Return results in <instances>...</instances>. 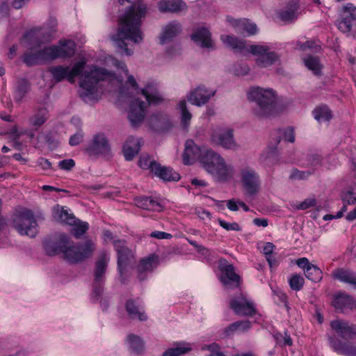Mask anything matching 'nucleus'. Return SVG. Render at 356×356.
Listing matches in <instances>:
<instances>
[{"label": "nucleus", "mask_w": 356, "mask_h": 356, "mask_svg": "<svg viewBox=\"0 0 356 356\" xmlns=\"http://www.w3.org/2000/svg\"><path fill=\"white\" fill-rule=\"evenodd\" d=\"M150 128L155 131L163 132L172 127V123L168 115L162 113L152 115L149 119Z\"/></svg>", "instance_id": "22"}, {"label": "nucleus", "mask_w": 356, "mask_h": 356, "mask_svg": "<svg viewBox=\"0 0 356 356\" xmlns=\"http://www.w3.org/2000/svg\"><path fill=\"white\" fill-rule=\"evenodd\" d=\"M57 46L58 58H68L72 56L76 51V44L71 40H61Z\"/></svg>", "instance_id": "33"}, {"label": "nucleus", "mask_w": 356, "mask_h": 356, "mask_svg": "<svg viewBox=\"0 0 356 356\" xmlns=\"http://www.w3.org/2000/svg\"><path fill=\"white\" fill-rule=\"evenodd\" d=\"M14 228L22 236L34 238L37 235L38 222L32 211L24 209L18 213L13 220Z\"/></svg>", "instance_id": "8"}, {"label": "nucleus", "mask_w": 356, "mask_h": 356, "mask_svg": "<svg viewBox=\"0 0 356 356\" xmlns=\"http://www.w3.org/2000/svg\"><path fill=\"white\" fill-rule=\"evenodd\" d=\"M195 214L202 220H211V213L201 207H198L195 209Z\"/></svg>", "instance_id": "57"}, {"label": "nucleus", "mask_w": 356, "mask_h": 356, "mask_svg": "<svg viewBox=\"0 0 356 356\" xmlns=\"http://www.w3.org/2000/svg\"><path fill=\"white\" fill-rule=\"evenodd\" d=\"M188 241L191 245H193L196 249V250L198 252L202 254H207L209 252L207 248H205L203 245L197 244L196 241L190 239H188Z\"/></svg>", "instance_id": "64"}, {"label": "nucleus", "mask_w": 356, "mask_h": 356, "mask_svg": "<svg viewBox=\"0 0 356 356\" xmlns=\"http://www.w3.org/2000/svg\"><path fill=\"white\" fill-rule=\"evenodd\" d=\"M48 119V111L47 108H40L34 115L29 120V123L34 130H37L42 126Z\"/></svg>", "instance_id": "37"}, {"label": "nucleus", "mask_w": 356, "mask_h": 356, "mask_svg": "<svg viewBox=\"0 0 356 356\" xmlns=\"http://www.w3.org/2000/svg\"><path fill=\"white\" fill-rule=\"evenodd\" d=\"M213 151L207 147H200L195 144L193 140H188L185 143V149L183 153V161L186 165L193 164L199 161L202 164V159L207 152Z\"/></svg>", "instance_id": "14"}, {"label": "nucleus", "mask_w": 356, "mask_h": 356, "mask_svg": "<svg viewBox=\"0 0 356 356\" xmlns=\"http://www.w3.org/2000/svg\"><path fill=\"white\" fill-rule=\"evenodd\" d=\"M114 249L118 257V269L120 275V282L124 283V274L127 268L134 262V253L129 248L124 240H116L113 241Z\"/></svg>", "instance_id": "10"}, {"label": "nucleus", "mask_w": 356, "mask_h": 356, "mask_svg": "<svg viewBox=\"0 0 356 356\" xmlns=\"http://www.w3.org/2000/svg\"><path fill=\"white\" fill-rule=\"evenodd\" d=\"M57 52V46H47L36 52L25 53L23 61L27 66L41 65L58 58Z\"/></svg>", "instance_id": "11"}, {"label": "nucleus", "mask_w": 356, "mask_h": 356, "mask_svg": "<svg viewBox=\"0 0 356 356\" xmlns=\"http://www.w3.org/2000/svg\"><path fill=\"white\" fill-rule=\"evenodd\" d=\"M135 204L141 209L160 212L163 210L161 202L155 200L151 197H140L135 200Z\"/></svg>", "instance_id": "32"}, {"label": "nucleus", "mask_w": 356, "mask_h": 356, "mask_svg": "<svg viewBox=\"0 0 356 356\" xmlns=\"http://www.w3.org/2000/svg\"><path fill=\"white\" fill-rule=\"evenodd\" d=\"M178 107L181 114V122L183 126L185 129H187L191 120V113L186 108V102L185 100L180 101L178 104Z\"/></svg>", "instance_id": "47"}, {"label": "nucleus", "mask_w": 356, "mask_h": 356, "mask_svg": "<svg viewBox=\"0 0 356 356\" xmlns=\"http://www.w3.org/2000/svg\"><path fill=\"white\" fill-rule=\"evenodd\" d=\"M305 283L304 277L298 274H294L289 279V284L291 289L293 291H300Z\"/></svg>", "instance_id": "50"}, {"label": "nucleus", "mask_w": 356, "mask_h": 356, "mask_svg": "<svg viewBox=\"0 0 356 356\" xmlns=\"http://www.w3.org/2000/svg\"><path fill=\"white\" fill-rule=\"evenodd\" d=\"M229 306L237 315L252 316L256 312L254 303L243 294L232 298Z\"/></svg>", "instance_id": "16"}, {"label": "nucleus", "mask_w": 356, "mask_h": 356, "mask_svg": "<svg viewBox=\"0 0 356 356\" xmlns=\"http://www.w3.org/2000/svg\"><path fill=\"white\" fill-rule=\"evenodd\" d=\"M304 63L314 74L319 75L321 74L322 65L317 57L309 56L304 58Z\"/></svg>", "instance_id": "43"}, {"label": "nucleus", "mask_w": 356, "mask_h": 356, "mask_svg": "<svg viewBox=\"0 0 356 356\" xmlns=\"http://www.w3.org/2000/svg\"><path fill=\"white\" fill-rule=\"evenodd\" d=\"M275 248V245L273 243L267 242L264 244L263 247L262 252L266 257L272 254Z\"/></svg>", "instance_id": "62"}, {"label": "nucleus", "mask_w": 356, "mask_h": 356, "mask_svg": "<svg viewBox=\"0 0 356 356\" xmlns=\"http://www.w3.org/2000/svg\"><path fill=\"white\" fill-rule=\"evenodd\" d=\"M191 350V348L184 343H177L175 347L167 349L162 356H181Z\"/></svg>", "instance_id": "41"}, {"label": "nucleus", "mask_w": 356, "mask_h": 356, "mask_svg": "<svg viewBox=\"0 0 356 356\" xmlns=\"http://www.w3.org/2000/svg\"><path fill=\"white\" fill-rule=\"evenodd\" d=\"M226 19L235 29V31L238 34L246 33L248 35H252L257 33L256 24L248 19H234L230 16H227Z\"/></svg>", "instance_id": "20"}, {"label": "nucleus", "mask_w": 356, "mask_h": 356, "mask_svg": "<svg viewBox=\"0 0 356 356\" xmlns=\"http://www.w3.org/2000/svg\"><path fill=\"white\" fill-rule=\"evenodd\" d=\"M316 200L314 198H307L305 199L303 202L296 206L298 209L305 210L310 207L315 206Z\"/></svg>", "instance_id": "56"}, {"label": "nucleus", "mask_w": 356, "mask_h": 356, "mask_svg": "<svg viewBox=\"0 0 356 356\" xmlns=\"http://www.w3.org/2000/svg\"><path fill=\"white\" fill-rule=\"evenodd\" d=\"M213 144L220 145L225 149H234L237 145L234 139L233 131L230 129L217 127L211 134Z\"/></svg>", "instance_id": "13"}, {"label": "nucleus", "mask_w": 356, "mask_h": 356, "mask_svg": "<svg viewBox=\"0 0 356 356\" xmlns=\"http://www.w3.org/2000/svg\"><path fill=\"white\" fill-rule=\"evenodd\" d=\"M86 151L91 155H108L111 147L106 136L103 134H98L88 143Z\"/></svg>", "instance_id": "18"}, {"label": "nucleus", "mask_w": 356, "mask_h": 356, "mask_svg": "<svg viewBox=\"0 0 356 356\" xmlns=\"http://www.w3.org/2000/svg\"><path fill=\"white\" fill-rule=\"evenodd\" d=\"M29 83L26 79L19 80L15 90V100L17 102H20L29 90Z\"/></svg>", "instance_id": "42"}, {"label": "nucleus", "mask_w": 356, "mask_h": 356, "mask_svg": "<svg viewBox=\"0 0 356 356\" xmlns=\"http://www.w3.org/2000/svg\"><path fill=\"white\" fill-rule=\"evenodd\" d=\"M49 72L56 82L67 79L70 83H74V78L79 76V95L86 103L99 99L105 83L114 85L122 82L113 73L103 67L90 65L86 68L84 59L76 62L72 68L58 65L50 67Z\"/></svg>", "instance_id": "1"}, {"label": "nucleus", "mask_w": 356, "mask_h": 356, "mask_svg": "<svg viewBox=\"0 0 356 356\" xmlns=\"http://www.w3.org/2000/svg\"><path fill=\"white\" fill-rule=\"evenodd\" d=\"M280 138H282L284 140L290 143H293L295 140L294 130L292 127H287L285 129H280L278 131Z\"/></svg>", "instance_id": "52"}, {"label": "nucleus", "mask_w": 356, "mask_h": 356, "mask_svg": "<svg viewBox=\"0 0 356 356\" xmlns=\"http://www.w3.org/2000/svg\"><path fill=\"white\" fill-rule=\"evenodd\" d=\"M222 42L235 52L245 54L251 53L256 56V64L260 67H268L280 60V55L266 44L246 45L245 41L232 35H221Z\"/></svg>", "instance_id": "4"}, {"label": "nucleus", "mask_w": 356, "mask_h": 356, "mask_svg": "<svg viewBox=\"0 0 356 356\" xmlns=\"http://www.w3.org/2000/svg\"><path fill=\"white\" fill-rule=\"evenodd\" d=\"M356 20L350 17L344 15L338 21L337 27L340 31L346 33L350 32L353 26V22Z\"/></svg>", "instance_id": "49"}, {"label": "nucleus", "mask_w": 356, "mask_h": 356, "mask_svg": "<svg viewBox=\"0 0 356 356\" xmlns=\"http://www.w3.org/2000/svg\"><path fill=\"white\" fill-rule=\"evenodd\" d=\"M343 10L346 16L356 19V6H355L353 3H348L345 4L343 7Z\"/></svg>", "instance_id": "55"}, {"label": "nucleus", "mask_w": 356, "mask_h": 356, "mask_svg": "<svg viewBox=\"0 0 356 356\" xmlns=\"http://www.w3.org/2000/svg\"><path fill=\"white\" fill-rule=\"evenodd\" d=\"M216 91L209 90L203 86L197 87L187 95L188 101L195 106H202L215 95Z\"/></svg>", "instance_id": "19"}, {"label": "nucleus", "mask_w": 356, "mask_h": 356, "mask_svg": "<svg viewBox=\"0 0 356 356\" xmlns=\"http://www.w3.org/2000/svg\"><path fill=\"white\" fill-rule=\"evenodd\" d=\"M159 9L162 13H179L187 9L182 0H162L159 2Z\"/></svg>", "instance_id": "27"}, {"label": "nucleus", "mask_w": 356, "mask_h": 356, "mask_svg": "<svg viewBox=\"0 0 356 356\" xmlns=\"http://www.w3.org/2000/svg\"><path fill=\"white\" fill-rule=\"evenodd\" d=\"M27 37L33 40L30 44L33 46L40 47L42 43L49 42L51 40L50 35H44L41 30L31 31L27 33Z\"/></svg>", "instance_id": "38"}, {"label": "nucleus", "mask_w": 356, "mask_h": 356, "mask_svg": "<svg viewBox=\"0 0 356 356\" xmlns=\"http://www.w3.org/2000/svg\"><path fill=\"white\" fill-rule=\"evenodd\" d=\"M313 115L316 120L322 123L329 122L332 118V113L327 105L322 104L314 108Z\"/></svg>", "instance_id": "36"}, {"label": "nucleus", "mask_w": 356, "mask_h": 356, "mask_svg": "<svg viewBox=\"0 0 356 356\" xmlns=\"http://www.w3.org/2000/svg\"><path fill=\"white\" fill-rule=\"evenodd\" d=\"M181 27L177 21H172L165 26L160 36V42L164 44L181 33Z\"/></svg>", "instance_id": "26"}, {"label": "nucleus", "mask_w": 356, "mask_h": 356, "mask_svg": "<svg viewBox=\"0 0 356 356\" xmlns=\"http://www.w3.org/2000/svg\"><path fill=\"white\" fill-rule=\"evenodd\" d=\"M159 265V258L155 254H151L142 259L138 266V278L140 280H145L147 274L152 273Z\"/></svg>", "instance_id": "21"}, {"label": "nucleus", "mask_w": 356, "mask_h": 356, "mask_svg": "<svg viewBox=\"0 0 356 356\" xmlns=\"http://www.w3.org/2000/svg\"><path fill=\"white\" fill-rule=\"evenodd\" d=\"M138 164L141 168L145 170H149L150 172L154 173L159 163L152 159L149 156L143 155L140 157Z\"/></svg>", "instance_id": "46"}, {"label": "nucleus", "mask_w": 356, "mask_h": 356, "mask_svg": "<svg viewBox=\"0 0 356 356\" xmlns=\"http://www.w3.org/2000/svg\"><path fill=\"white\" fill-rule=\"evenodd\" d=\"M241 184L247 195L252 196L257 194L261 188V180L256 170L249 166L240 170Z\"/></svg>", "instance_id": "12"}, {"label": "nucleus", "mask_w": 356, "mask_h": 356, "mask_svg": "<svg viewBox=\"0 0 356 356\" xmlns=\"http://www.w3.org/2000/svg\"><path fill=\"white\" fill-rule=\"evenodd\" d=\"M71 225L74 226L72 228V234L77 238H80L88 229L89 227L88 222H82L76 218L74 223L72 224Z\"/></svg>", "instance_id": "48"}, {"label": "nucleus", "mask_w": 356, "mask_h": 356, "mask_svg": "<svg viewBox=\"0 0 356 356\" xmlns=\"http://www.w3.org/2000/svg\"><path fill=\"white\" fill-rule=\"evenodd\" d=\"M191 39L202 47H213V44L211 38V33L204 27L196 29L191 35Z\"/></svg>", "instance_id": "25"}, {"label": "nucleus", "mask_w": 356, "mask_h": 356, "mask_svg": "<svg viewBox=\"0 0 356 356\" xmlns=\"http://www.w3.org/2000/svg\"><path fill=\"white\" fill-rule=\"evenodd\" d=\"M69 237L62 234L59 241L56 243L47 241L44 244L46 252L49 255L63 253V257L68 262L76 264L90 257L95 250V244L91 241L76 245H68Z\"/></svg>", "instance_id": "3"}, {"label": "nucleus", "mask_w": 356, "mask_h": 356, "mask_svg": "<svg viewBox=\"0 0 356 356\" xmlns=\"http://www.w3.org/2000/svg\"><path fill=\"white\" fill-rule=\"evenodd\" d=\"M154 174L165 181H178L180 179L177 172L173 171L170 168L162 166L160 163L158 164Z\"/></svg>", "instance_id": "35"}, {"label": "nucleus", "mask_w": 356, "mask_h": 356, "mask_svg": "<svg viewBox=\"0 0 356 356\" xmlns=\"http://www.w3.org/2000/svg\"><path fill=\"white\" fill-rule=\"evenodd\" d=\"M202 165L213 178L220 182H227L234 175L232 164L227 163L217 152L209 151L202 159Z\"/></svg>", "instance_id": "7"}, {"label": "nucleus", "mask_w": 356, "mask_h": 356, "mask_svg": "<svg viewBox=\"0 0 356 356\" xmlns=\"http://www.w3.org/2000/svg\"><path fill=\"white\" fill-rule=\"evenodd\" d=\"M248 99L255 103L253 113L255 116L263 118L273 115L276 108V94L270 88L260 87L252 88L248 94Z\"/></svg>", "instance_id": "6"}, {"label": "nucleus", "mask_w": 356, "mask_h": 356, "mask_svg": "<svg viewBox=\"0 0 356 356\" xmlns=\"http://www.w3.org/2000/svg\"><path fill=\"white\" fill-rule=\"evenodd\" d=\"M218 222L219 225L227 231H241V228L237 222H228L222 219L218 218Z\"/></svg>", "instance_id": "53"}, {"label": "nucleus", "mask_w": 356, "mask_h": 356, "mask_svg": "<svg viewBox=\"0 0 356 356\" xmlns=\"http://www.w3.org/2000/svg\"><path fill=\"white\" fill-rule=\"evenodd\" d=\"M150 236L159 239H168L172 238V235L169 233L156 231L150 234Z\"/></svg>", "instance_id": "60"}, {"label": "nucleus", "mask_w": 356, "mask_h": 356, "mask_svg": "<svg viewBox=\"0 0 356 356\" xmlns=\"http://www.w3.org/2000/svg\"><path fill=\"white\" fill-rule=\"evenodd\" d=\"M140 149V143L138 138L129 137L123 145L122 152L127 161H131L138 154Z\"/></svg>", "instance_id": "29"}, {"label": "nucleus", "mask_w": 356, "mask_h": 356, "mask_svg": "<svg viewBox=\"0 0 356 356\" xmlns=\"http://www.w3.org/2000/svg\"><path fill=\"white\" fill-rule=\"evenodd\" d=\"M53 217L56 221L67 225H72L75 222V216L69 213L64 207L60 205H56L53 208Z\"/></svg>", "instance_id": "31"}, {"label": "nucleus", "mask_w": 356, "mask_h": 356, "mask_svg": "<svg viewBox=\"0 0 356 356\" xmlns=\"http://www.w3.org/2000/svg\"><path fill=\"white\" fill-rule=\"evenodd\" d=\"M330 327L336 335L345 340L356 338V325L343 319H335L330 322Z\"/></svg>", "instance_id": "17"}, {"label": "nucleus", "mask_w": 356, "mask_h": 356, "mask_svg": "<svg viewBox=\"0 0 356 356\" xmlns=\"http://www.w3.org/2000/svg\"><path fill=\"white\" fill-rule=\"evenodd\" d=\"M332 304L336 309L341 311L356 307V300L351 296L344 293L337 294Z\"/></svg>", "instance_id": "30"}, {"label": "nucleus", "mask_w": 356, "mask_h": 356, "mask_svg": "<svg viewBox=\"0 0 356 356\" xmlns=\"http://www.w3.org/2000/svg\"><path fill=\"white\" fill-rule=\"evenodd\" d=\"M125 309L130 318L141 321L147 320V316L143 309L136 305L134 300H127L125 304Z\"/></svg>", "instance_id": "34"}, {"label": "nucleus", "mask_w": 356, "mask_h": 356, "mask_svg": "<svg viewBox=\"0 0 356 356\" xmlns=\"http://www.w3.org/2000/svg\"><path fill=\"white\" fill-rule=\"evenodd\" d=\"M141 93L145 97L146 102L138 99H134L131 103L128 115L131 124L134 127L138 126L143 120L148 105H157L164 100L154 82L147 83L145 88L141 90Z\"/></svg>", "instance_id": "5"}, {"label": "nucleus", "mask_w": 356, "mask_h": 356, "mask_svg": "<svg viewBox=\"0 0 356 356\" xmlns=\"http://www.w3.org/2000/svg\"><path fill=\"white\" fill-rule=\"evenodd\" d=\"M8 134L10 138L14 141H16L24 134V132L22 131H19L18 128L15 126L8 132Z\"/></svg>", "instance_id": "59"}, {"label": "nucleus", "mask_w": 356, "mask_h": 356, "mask_svg": "<svg viewBox=\"0 0 356 356\" xmlns=\"http://www.w3.org/2000/svg\"><path fill=\"white\" fill-rule=\"evenodd\" d=\"M332 277L356 289V273L348 268H339L332 273Z\"/></svg>", "instance_id": "23"}, {"label": "nucleus", "mask_w": 356, "mask_h": 356, "mask_svg": "<svg viewBox=\"0 0 356 356\" xmlns=\"http://www.w3.org/2000/svg\"><path fill=\"white\" fill-rule=\"evenodd\" d=\"M322 270L315 265L309 266L305 271L306 277L312 282H318L321 280Z\"/></svg>", "instance_id": "45"}, {"label": "nucleus", "mask_w": 356, "mask_h": 356, "mask_svg": "<svg viewBox=\"0 0 356 356\" xmlns=\"http://www.w3.org/2000/svg\"><path fill=\"white\" fill-rule=\"evenodd\" d=\"M220 280L223 285L229 288L237 287L239 285L240 277L236 273L234 267L226 260L220 261Z\"/></svg>", "instance_id": "15"}, {"label": "nucleus", "mask_w": 356, "mask_h": 356, "mask_svg": "<svg viewBox=\"0 0 356 356\" xmlns=\"http://www.w3.org/2000/svg\"><path fill=\"white\" fill-rule=\"evenodd\" d=\"M312 174L309 171H300L298 170H293L291 175H289V179L292 180H301L305 179L309 177Z\"/></svg>", "instance_id": "54"}, {"label": "nucleus", "mask_w": 356, "mask_h": 356, "mask_svg": "<svg viewBox=\"0 0 356 356\" xmlns=\"http://www.w3.org/2000/svg\"><path fill=\"white\" fill-rule=\"evenodd\" d=\"M251 327L249 321H239L234 322L229 325L227 327L225 328L224 332L226 336L233 334L236 331L245 332Z\"/></svg>", "instance_id": "40"}, {"label": "nucleus", "mask_w": 356, "mask_h": 356, "mask_svg": "<svg viewBox=\"0 0 356 356\" xmlns=\"http://www.w3.org/2000/svg\"><path fill=\"white\" fill-rule=\"evenodd\" d=\"M296 264L300 268H302L305 271L307 270L309 266L312 264L309 263V261L306 257H302L296 260Z\"/></svg>", "instance_id": "63"}, {"label": "nucleus", "mask_w": 356, "mask_h": 356, "mask_svg": "<svg viewBox=\"0 0 356 356\" xmlns=\"http://www.w3.org/2000/svg\"><path fill=\"white\" fill-rule=\"evenodd\" d=\"M114 65L118 68L122 69V70L124 72V74L126 75H127V83H128L129 85H130L131 87L134 88L135 89H137L138 88L137 82L136 81L134 77L132 75L128 74L129 71H128V69H127L125 63L123 62L119 61V60H116V61H115Z\"/></svg>", "instance_id": "51"}, {"label": "nucleus", "mask_w": 356, "mask_h": 356, "mask_svg": "<svg viewBox=\"0 0 356 356\" xmlns=\"http://www.w3.org/2000/svg\"><path fill=\"white\" fill-rule=\"evenodd\" d=\"M329 343L332 349L338 354L345 356H356V346L343 343L333 337H329Z\"/></svg>", "instance_id": "24"}, {"label": "nucleus", "mask_w": 356, "mask_h": 356, "mask_svg": "<svg viewBox=\"0 0 356 356\" xmlns=\"http://www.w3.org/2000/svg\"><path fill=\"white\" fill-rule=\"evenodd\" d=\"M83 139V134L81 132H77L76 134L72 136L70 138V145L72 146H75L79 145Z\"/></svg>", "instance_id": "61"}, {"label": "nucleus", "mask_w": 356, "mask_h": 356, "mask_svg": "<svg viewBox=\"0 0 356 356\" xmlns=\"http://www.w3.org/2000/svg\"><path fill=\"white\" fill-rule=\"evenodd\" d=\"M127 343L136 353H141L143 351L144 342L140 337L132 334H129L127 336Z\"/></svg>", "instance_id": "44"}, {"label": "nucleus", "mask_w": 356, "mask_h": 356, "mask_svg": "<svg viewBox=\"0 0 356 356\" xmlns=\"http://www.w3.org/2000/svg\"><path fill=\"white\" fill-rule=\"evenodd\" d=\"M298 9L299 4L298 0H292L286 5L284 9L279 13V18L284 22H291L297 19Z\"/></svg>", "instance_id": "28"}, {"label": "nucleus", "mask_w": 356, "mask_h": 356, "mask_svg": "<svg viewBox=\"0 0 356 356\" xmlns=\"http://www.w3.org/2000/svg\"><path fill=\"white\" fill-rule=\"evenodd\" d=\"M109 261L110 254L104 251L101 252L95 263V268L94 271L95 280L92 294V298L94 302L97 301L103 293L104 274Z\"/></svg>", "instance_id": "9"}, {"label": "nucleus", "mask_w": 356, "mask_h": 356, "mask_svg": "<svg viewBox=\"0 0 356 356\" xmlns=\"http://www.w3.org/2000/svg\"><path fill=\"white\" fill-rule=\"evenodd\" d=\"M341 198L343 204H356V184H351L341 193Z\"/></svg>", "instance_id": "39"}, {"label": "nucleus", "mask_w": 356, "mask_h": 356, "mask_svg": "<svg viewBox=\"0 0 356 356\" xmlns=\"http://www.w3.org/2000/svg\"><path fill=\"white\" fill-rule=\"evenodd\" d=\"M147 11L145 4H134L119 19L118 31L112 38L116 46L127 56L133 54V50L127 47L129 42L139 44L143 40L141 19L145 17Z\"/></svg>", "instance_id": "2"}, {"label": "nucleus", "mask_w": 356, "mask_h": 356, "mask_svg": "<svg viewBox=\"0 0 356 356\" xmlns=\"http://www.w3.org/2000/svg\"><path fill=\"white\" fill-rule=\"evenodd\" d=\"M75 165V162L73 159H64L58 163L60 168L65 170H70Z\"/></svg>", "instance_id": "58"}]
</instances>
